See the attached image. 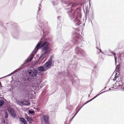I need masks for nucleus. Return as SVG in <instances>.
I'll return each mask as SVG.
<instances>
[{
  "instance_id": "obj_20",
  "label": "nucleus",
  "mask_w": 124,
  "mask_h": 124,
  "mask_svg": "<svg viewBox=\"0 0 124 124\" xmlns=\"http://www.w3.org/2000/svg\"><path fill=\"white\" fill-rule=\"evenodd\" d=\"M100 46V42H96V48L97 49L99 50V49H100V48L99 47V46Z\"/></svg>"
},
{
  "instance_id": "obj_45",
  "label": "nucleus",
  "mask_w": 124,
  "mask_h": 124,
  "mask_svg": "<svg viewBox=\"0 0 124 124\" xmlns=\"http://www.w3.org/2000/svg\"><path fill=\"white\" fill-rule=\"evenodd\" d=\"M114 88V87H111L112 88Z\"/></svg>"
},
{
  "instance_id": "obj_38",
  "label": "nucleus",
  "mask_w": 124,
  "mask_h": 124,
  "mask_svg": "<svg viewBox=\"0 0 124 124\" xmlns=\"http://www.w3.org/2000/svg\"><path fill=\"white\" fill-rule=\"evenodd\" d=\"M79 111H78V112H77L74 115V116H75L77 114V113H78V112Z\"/></svg>"
},
{
  "instance_id": "obj_2",
  "label": "nucleus",
  "mask_w": 124,
  "mask_h": 124,
  "mask_svg": "<svg viewBox=\"0 0 124 124\" xmlns=\"http://www.w3.org/2000/svg\"><path fill=\"white\" fill-rule=\"evenodd\" d=\"M28 72L30 76L34 77L27 78V80L29 82H31L32 85L31 86L26 85H24L23 90L24 93L28 95V96L31 99L32 97H33L34 95L32 93L30 94V93L31 87L34 90H36L38 87V85L42 83L41 80L39 79V77H36L38 74L37 70L33 69H30L28 70Z\"/></svg>"
},
{
  "instance_id": "obj_26",
  "label": "nucleus",
  "mask_w": 124,
  "mask_h": 124,
  "mask_svg": "<svg viewBox=\"0 0 124 124\" xmlns=\"http://www.w3.org/2000/svg\"><path fill=\"white\" fill-rule=\"evenodd\" d=\"M109 52L110 53L112 54L114 56H115V55H116V54L115 53H114L113 51H112L111 50H109Z\"/></svg>"
},
{
  "instance_id": "obj_15",
  "label": "nucleus",
  "mask_w": 124,
  "mask_h": 124,
  "mask_svg": "<svg viewBox=\"0 0 124 124\" xmlns=\"http://www.w3.org/2000/svg\"><path fill=\"white\" fill-rule=\"evenodd\" d=\"M23 105H29L30 104V102L27 100L25 99L23 101Z\"/></svg>"
},
{
  "instance_id": "obj_17",
  "label": "nucleus",
  "mask_w": 124,
  "mask_h": 124,
  "mask_svg": "<svg viewBox=\"0 0 124 124\" xmlns=\"http://www.w3.org/2000/svg\"><path fill=\"white\" fill-rule=\"evenodd\" d=\"M108 91V90H107L106 91H105L103 92H101V93H100L99 95H96L92 99L90 100V101H92V100H93L95 98H96L97 96H98L100 94H101L102 93Z\"/></svg>"
},
{
  "instance_id": "obj_32",
  "label": "nucleus",
  "mask_w": 124,
  "mask_h": 124,
  "mask_svg": "<svg viewBox=\"0 0 124 124\" xmlns=\"http://www.w3.org/2000/svg\"><path fill=\"white\" fill-rule=\"evenodd\" d=\"M91 101H90V100H89V101H88L86 102L84 104V105L85 104H86L88 102Z\"/></svg>"
},
{
  "instance_id": "obj_11",
  "label": "nucleus",
  "mask_w": 124,
  "mask_h": 124,
  "mask_svg": "<svg viewBox=\"0 0 124 124\" xmlns=\"http://www.w3.org/2000/svg\"><path fill=\"white\" fill-rule=\"evenodd\" d=\"M72 65H70V67H72L73 69H75L76 70H78L79 68L80 64L79 63V62H75L73 66H72Z\"/></svg>"
},
{
  "instance_id": "obj_4",
  "label": "nucleus",
  "mask_w": 124,
  "mask_h": 124,
  "mask_svg": "<svg viewBox=\"0 0 124 124\" xmlns=\"http://www.w3.org/2000/svg\"><path fill=\"white\" fill-rule=\"evenodd\" d=\"M84 40L83 37L80 36L79 35V34H77L76 36H75L74 39L73 40V41H71L70 44L69 45H68V44H66V48H68L69 47L72 45L74 43H77L79 44L81 43L82 41H84Z\"/></svg>"
},
{
  "instance_id": "obj_40",
  "label": "nucleus",
  "mask_w": 124,
  "mask_h": 124,
  "mask_svg": "<svg viewBox=\"0 0 124 124\" xmlns=\"http://www.w3.org/2000/svg\"><path fill=\"white\" fill-rule=\"evenodd\" d=\"M46 59H45V60H44V61L43 62H42L43 63L44 62L46 61Z\"/></svg>"
},
{
  "instance_id": "obj_22",
  "label": "nucleus",
  "mask_w": 124,
  "mask_h": 124,
  "mask_svg": "<svg viewBox=\"0 0 124 124\" xmlns=\"http://www.w3.org/2000/svg\"><path fill=\"white\" fill-rule=\"evenodd\" d=\"M4 103V101L3 100H0V107H1Z\"/></svg>"
},
{
  "instance_id": "obj_6",
  "label": "nucleus",
  "mask_w": 124,
  "mask_h": 124,
  "mask_svg": "<svg viewBox=\"0 0 124 124\" xmlns=\"http://www.w3.org/2000/svg\"><path fill=\"white\" fill-rule=\"evenodd\" d=\"M75 52L79 56H82L84 55L85 52L79 47H77L75 50Z\"/></svg>"
},
{
  "instance_id": "obj_23",
  "label": "nucleus",
  "mask_w": 124,
  "mask_h": 124,
  "mask_svg": "<svg viewBox=\"0 0 124 124\" xmlns=\"http://www.w3.org/2000/svg\"><path fill=\"white\" fill-rule=\"evenodd\" d=\"M42 6H41V5L40 4H39V6L38 7V12H37V13L38 14H39V11L40 10Z\"/></svg>"
},
{
  "instance_id": "obj_5",
  "label": "nucleus",
  "mask_w": 124,
  "mask_h": 124,
  "mask_svg": "<svg viewBox=\"0 0 124 124\" xmlns=\"http://www.w3.org/2000/svg\"><path fill=\"white\" fill-rule=\"evenodd\" d=\"M52 3L57 13L59 15L61 14V9L60 5L58 4L57 1H53Z\"/></svg>"
},
{
  "instance_id": "obj_43",
  "label": "nucleus",
  "mask_w": 124,
  "mask_h": 124,
  "mask_svg": "<svg viewBox=\"0 0 124 124\" xmlns=\"http://www.w3.org/2000/svg\"><path fill=\"white\" fill-rule=\"evenodd\" d=\"M90 20L91 21V23H92V21H91V19H90Z\"/></svg>"
},
{
  "instance_id": "obj_39",
  "label": "nucleus",
  "mask_w": 124,
  "mask_h": 124,
  "mask_svg": "<svg viewBox=\"0 0 124 124\" xmlns=\"http://www.w3.org/2000/svg\"><path fill=\"white\" fill-rule=\"evenodd\" d=\"M60 17V16H58V20H60V19H59V18Z\"/></svg>"
},
{
  "instance_id": "obj_44",
  "label": "nucleus",
  "mask_w": 124,
  "mask_h": 124,
  "mask_svg": "<svg viewBox=\"0 0 124 124\" xmlns=\"http://www.w3.org/2000/svg\"><path fill=\"white\" fill-rule=\"evenodd\" d=\"M73 60H72V62H73Z\"/></svg>"
},
{
  "instance_id": "obj_30",
  "label": "nucleus",
  "mask_w": 124,
  "mask_h": 124,
  "mask_svg": "<svg viewBox=\"0 0 124 124\" xmlns=\"http://www.w3.org/2000/svg\"><path fill=\"white\" fill-rule=\"evenodd\" d=\"M119 74H118V75L117 74V73H116L115 75V77H116V78H117L118 77V75H119Z\"/></svg>"
},
{
  "instance_id": "obj_29",
  "label": "nucleus",
  "mask_w": 124,
  "mask_h": 124,
  "mask_svg": "<svg viewBox=\"0 0 124 124\" xmlns=\"http://www.w3.org/2000/svg\"><path fill=\"white\" fill-rule=\"evenodd\" d=\"M1 122L2 123H3L5 124V121L4 119H2L1 120Z\"/></svg>"
},
{
  "instance_id": "obj_42",
  "label": "nucleus",
  "mask_w": 124,
  "mask_h": 124,
  "mask_svg": "<svg viewBox=\"0 0 124 124\" xmlns=\"http://www.w3.org/2000/svg\"><path fill=\"white\" fill-rule=\"evenodd\" d=\"M109 90H111V89L110 88H109Z\"/></svg>"
},
{
  "instance_id": "obj_49",
  "label": "nucleus",
  "mask_w": 124,
  "mask_h": 124,
  "mask_svg": "<svg viewBox=\"0 0 124 124\" xmlns=\"http://www.w3.org/2000/svg\"><path fill=\"white\" fill-rule=\"evenodd\" d=\"M83 21L84 22V20H83Z\"/></svg>"
},
{
  "instance_id": "obj_37",
  "label": "nucleus",
  "mask_w": 124,
  "mask_h": 124,
  "mask_svg": "<svg viewBox=\"0 0 124 124\" xmlns=\"http://www.w3.org/2000/svg\"><path fill=\"white\" fill-rule=\"evenodd\" d=\"M79 111H78V112H77L74 115V116H75L77 114V113H78V112Z\"/></svg>"
},
{
  "instance_id": "obj_48",
  "label": "nucleus",
  "mask_w": 124,
  "mask_h": 124,
  "mask_svg": "<svg viewBox=\"0 0 124 124\" xmlns=\"http://www.w3.org/2000/svg\"><path fill=\"white\" fill-rule=\"evenodd\" d=\"M114 85H114H114H113V86H114Z\"/></svg>"
},
{
  "instance_id": "obj_31",
  "label": "nucleus",
  "mask_w": 124,
  "mask_h": 124,
  "mask_svg": "<svg viewBox=\"0 0 124 124\" xmlns=\"http://www.w3.org/2000/svg\"><path fill=\"white\" fill-rule=\"evenodd\" d=\"M75 116H74L73 117H72L70 119V121H72V119H73V118H74V117Z\"/></svg>"
},
{
  "instance_id": "obj_41",
  "label": "nucleus",
  "mask_w": 124,
  "mask_h": 124,
  "mask_svg": "<svg viewBox=\"0 0 124 124\" xmlns=\"http://www.w3.org/2000/svg\"><path fill=\"white\" fill-rule=\"evenodd\" d=\"M76 80L78 82H79V80L77 79H76Z\"/></svg>"
},
{
  "instance_id": "obj_33",
  "label": "nucleus",
  "mask_w": 124,
  "mask_h": 124,
  "mask_svg": "<svg viewBox=\"0 0 124 124\" xmlns=\"http://www.w3.org/2000/svg\"><path fill=\"white\" fill-rule=\"evenodd\" d=\"M114 58H115V64H116L117 62H116V57H115V56H114Z\"/></svg>"
},
{
  "instance_id": "obj_16",
  "label": "nucleus",
  "mask_w": 124,
  "mask_h": 124,
  "mask_svg": "<svg viewBox=\"0 0 124 124\" xmlns=\"http://www.w3.org/2000/svg\"><path fill=\"white\" fill-rule=\"evenodd\" d=\"M20 121L23 122L24 124H26V122L24 118H21L20 120Z\"/></svg>"
},
{
  "instance_id": "obj_14",
  "label": "nucleus",
  "mask_w": 124,
  "mask_h": 124,
  "mask_svg": "<svg viewBox=\"0 0 124 124\" xmlns=\"http://www.w3.org/2000/svg\"><path fill=\"white\" fill-rule=\"evenodd\" d=\"M38 71L41 72H43L46 70L45 68L43 66H40L38 68Z\"/></svg>"
},
{
  "instance_id": "obj_8",
  "label": "nucleus",
  "mask_w": 124,
  "mask_h": 124,
  "mask_svg": "<svg viewBox=\"0 0 124 124\" xmlns=\"http://www.w3.org/2000/svg\"><path fill=\"white\" fill-rule=\"evenodd\" d=\"M8 110L10 114L14 118H16V114L14 109L11 108H8Z\"/></svg>"
},
{
  "instance_id": "obj_28",
  "label": "nucleus",
  "mask_w": 124,
  "mask_h": 124,
  "mask_svg": "<svg viewBox=\"0 0 124 124\" xmlns=\"http://www.w3.org/2000/svg\"><path fill=\"white\" fill-rule=\"evenodd\" d=\"M45 33V31L44 30H42V32H41V34L42 35H43V36H44V34Z\"/></svg>"
},
{
  "instance_id": "obj_21",
  "label": "nucleus",
  "mask_w": 124,
  "mask_h": 124,
  "mask_svg": "<svg viewBox=\"0 0 124 124\" xmlns=\"http://www.w3.org/2000/svg\"><path fill=\"white\" fill-rule=\"evenodd\" d=\"M17 103L19 105L21 106H22V105H23V101H17Z\"/></svg>"
},
{
  "instance_id": "obj_47",
  "label": "nucleus",
  "mask_w": 124,
  "mask_h": 124,
  "mask_svg": "<svg viewBox=\"0 0 124 124\" xmlns=\"http://www.w3.org/2000/svg\"><path fill=\"white\" fill-rule=\"evenodd\" d=\"M106 88V87H105L104 88Z\"/></svg>"
},
{
  "instance_id": "obj_35",
  "label": "nucleus",
  "mask_w": 124,
  "mask_h": 124,
  "mask_svg": "<svg viewBox=\"0 0 124 124\" xmlns=\"http://www.w3.org/2000/svg\"><path fill=\"white\" fill-rule=\"evenodd\" d=\"M13 73V72L11 73L10 74H9L7 76H10Z\"/></svg>"
},
{
  "instance_id": "obj_10",
  "label": "nucleus",
  "mask_w": 124,
  "mask_h": 124,
  "mask_svg": "<svg viewBox=\"0 0 124 124\" xmlns=\"http://www.w3.org/2000/svg\"><path fill=\"white\" fill-rule=\"evenodd\" d=\"M43 119L44 122L45 124H48L49 123V117L48 115H44L43 116Z\"/></svg>"
},
{
  "instance_id": "obj_12",
  "label": "nucleus",
  "mask_w": 124,
  "mask_h": 124,
  "mask_svg": "<svg viewBox=\"0 0 124 124\" xmlns=\"http://www.w3.org/2000/svg\"><path fill=\"white\" fill-rule=\"evenodd\" d=\"M67 7L66 9H69L70 8H71L75 6V4L74 3H68L67 4Z\"/></svg>"
},
{
  "instance_id": "obj_34",
  "label": "nucleus",
  "mask_w": 124,
  "mask_h": 124,
  "mask_svg": "<svg viewBox=\"0 0 124 124\" xmlns=\"http://www.w3.org/2000/svg\"><path fill=\"white\" fill-rule=\"evenodd\" d=\"M99 50H100V52H101V53L103 54H104L102 52L100 48V49H99Z\"/></svg>"
},
{
  "instance_id": "obj_9",
  "label": "nucleus",
  "mask_w": 124,
  "mask_h": 124,
  "mask_svg": "<svg viewBox=\"0 0 124 124\" xmlns=\"http://www.w3.org/2000/svg\"><path fill=\"white\" fill-rule=\"evenodd\" d=\"M63 74L65 76H68L69 79L72 81L73 84V83H74V81L75 82L74 80V77H75L74 75H69V74L68 71L66 73L65 72L64 73L63 72Z\"/></svg>"
},
{
  "instance_id": "obj_36",
  "label": "nucleus",
  "mask_w": 124,
  "mask_h": 124,
  "mask_svg": "<svg viewBox=\"0 0 124 124\" xmlns=\"http://www.w3.org/2000/svg\"><path fill=\"white\" fill-rule=\"evenodd\" d=\"M116 77H115L113 79V80L115 81L116 80Z\"/></svg>"
},
{
  "instance_id": "obj_7",
  "label": "nucleus",
  "mask_w": 124,
  "mask_h": 124,
  "mask_svg": "<svg viewBox=\"0 0 124 124\" xmlns=\"http://www.w3.org/2000/svg\"><path fill=\"white\" fill-rule=\"evenodd\" d=\"M52 62V59L50 57L48 61L45 63L44 65V67L45 68L46 70L48 69L51 66Z\"/></svg>"
},
{
  "instance_id": "obj_19",
  "label": "nucleus",
  "mask_w": 124,
  "mask_h": 124,
  "mask_svg": "<svg viewBox=\"0 0 124 124\" xmlns=\"http://www.w3.org/2000/svg\"><path fill=\"white\" fill-rule=\"evenodd\" d=\"M31 118V117L27 116L26 119L29 122H31V121H32V119Z\"/></svg>"
},
{
  "instance_id": "obj_13",
  "label": "nucleus",
  "mask_w": 124,
  "mask_h": 124,
  "mask_svg": "<svg viewBox=\"0 0 124 124\" xmlns=\"http://www.w3.org/2000/svg\"><path fill=\"white\" fill-rule=\"evenodd\" d=\"M124 81L123 80L122 81V83L121 84L120 83V85L118 86L120 90H123L124 89V86L123 85L124 84Z\"/></svg>"
},
{
  "instance_id": "obj_1",
  "label": "nucleus",
  "mask_w": 124,
  "mask_h": 124,
  "mask_svg": "<svg viewBox=\"0 0 124 124\" xmlns=\"http://www.w3.org/2000/svg\"><path fill=\"white\" fill-rule=\"evenodd\" d=\"M38 43L31 55L25 61L24 64L28 63L31 61L39 49L40 48L41 49L42 54L39 58V61H42L44 58L48 56L50 52L52 50L50 46V44L47 40H46L43 42V41L41 40Z\"/></svg>"
},
{
  "instance_id": "obj_25",
  "label": "nucleus",
  "mask_w": 124,
  "mask_h": 124,
  "mask_svg": "<svg viewBox=\"0 0 124 124\" xmlns=\"http://www.w3.org/2000/svg\"><path fill=\"white\" fill-rule=\"evenodd\" d=\"M5 118H7L8 117V114L7 112H5Z\"/></svg>"
},
{
  "instance_id": "obj_18",
  "label": "nucleus",
  "mask_w": 124,
  "mask_h": 124,
  "mask_svg": "<svg viewBox=\"0 0 124 124\" xmlns=\"http://www.w3.org/2000/svg\"><path fill=\"white\" fill-rule=\"evenodd\" d=\"M108 91V90H107L106 91H105L103 92H101V93H100L99 95H96L92 99L90 100V101H92V100H93L95 98H96L97 96H98L100 94H101L102 93Z\"/></svg>"
},
{
  "instance_id": "obj_46",
  "label": "nucleus",
  "mask_w": 124,
  "mask_h": 124,
  "mask_svg": "<svg viewBox=\"0 0 124 124\" xmlns=\"http://www.w3.org/2000/svg\"><path fill=\"white\" fill-rule=\"evenodd\" d=\"M90 94H89V96H89H89H90Z\"/></svg>"
},
{
  "instance_id": "obj_27",
  "label": "nucleus",
  "mask_w": 124,
  "mask_h": 124,
  "mask_svg": "<svg viewBox=\"0 0 124 124\" xmlns=\"http://www.w3.org/2000/svg\"><path fill=\"white\" fill-rule=\"evenodd\" d=\"M34 111L33 110H29V113L30 114H33L34 113Z\"/></svg>"
},
{
  "instance_id": "obj_24",
  "label": "nucleus",
  "mask_w": 124,
  "mask_h": 124,
  "mask_svg": "<svg viewBox=\"0 0 124 124\" xmlns=\"http://www.w3.org/2000/svg\"><path fill=\"white\" fill-rule=\"evenodd\" d=\"M120 67V65H117V66L116 67V70H116V71H117V70H118V71H119V69Z\"/></svg>"
},
{
  "instance_id": "obj_3",
  "label": "nucleus",
  "mask_w": 124,
  "mask_h": 124,
  "mask_svg": "<svg viewBox=\"0 0 124 124\" xmlns=\"http://www.w3.org/2000/svg\"><path fill=\"white\" fill-rule=\"evenodd\" d=\"M68 14L71 20L74 18L73 21L76 25H81L80 26H84L85 23H82V22L80 21L81 14L80 11L76 10L73 11L71 10L68 11Z\"/></svg>"
}]
</instances>
